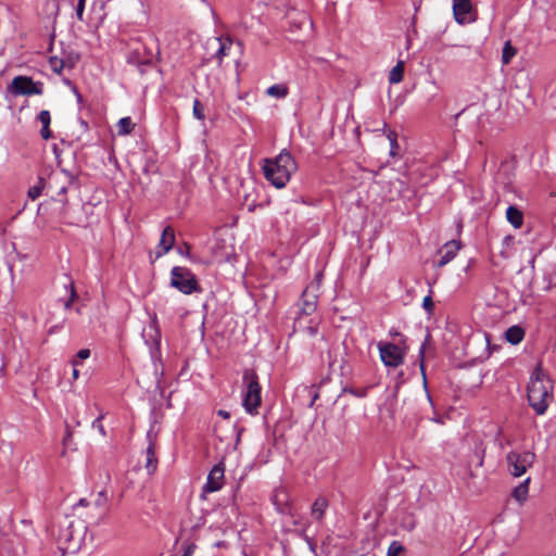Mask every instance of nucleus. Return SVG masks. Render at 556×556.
<instances>
[{"label": "nucleus", "instance_id": "f257e3e1", "mask_svg": "<svg viewBox=\"0 0 556 556\" xmlns=\"http://www.w3.org/2000/svg\"><path fill=\"white\" fill-rule=\"evenodd\" d=\"M58 526V535L54 533V526L52 523L46 526L47 533L55 540L62 554L76 553L85 538L86 527L84 522L79 519L64 518Z\"/></svg>", "mask_w": 556, "mask_h": 556}, {"label": "nucleus", "instance_id": "f03ea898", "mask_svg": "<svg viewBox=\"0 0 556 556\" xmlns=\"http://www.w3.org/2000/svg\"><path fill=\"white\" fill-rule=\"evenodd\" d=\"M553 381L539 363L528 384V402L538 415H543L553 400Z\"/></svg>", "mask_w": 556, "mask_h": 556}, {"label": "nucleus", "instance_id": "7ed1b4c3", "mask_svg": "<svg viewBox=\"0 0 556 556\" xmlns=\"http://www.w3.org/2000/svg\"><path fill=\"white\" fill-rule=\"evenodd\" d=\"M296 169V163L287 150H282L274 160H264V176L276 188H283Z\"/></svg>", "mask_w": 556, "mask_h": 556}, {"label": "nucleus", "instance_id": "20e7f679", "mask_svg": "<svg viewBox=\"0 0 556 556\" xmlns=\"http://www.w3.org/2000/svg\"><path fill=\"white\" fill-rule=\"evenodd\" d=\"M160 58V47L155 38H149L147 41L139 39L131 40L130 51L127 61L134 65H151L154 60Z\"/></svg>", "mask_w": 556, "mask_h": 556}, {"label": "nucleus", "instance_id": "39448f33", "mask_svg": "<svg viewBox=\"0 0 556 556\" xmlns=\"http://www.w3.org/2000/svg\"><path fill=\"white\" fill-rule=\"evenodd\" d=\"M245 392L243 396V407L250 414H256L261 405V386L258 377L252 369H247L243 374Z\"/></svg>", "mask_w": 556, "mask_h": 556}, {"label": "nucleus", "instance_id": "423d86ee", "mask_svg": "<svg viewBox=\"0 0 556 556\" xmlns=\"http://www.w3.org/2000/svg\"><path fill=\"white\" fill-rule=\"evenodd\" d=\"M170 286L185 294L199 292L200 287L192 271L186 267L175 266L170 271Z\"/></svg>", "mask_w": 556, "mask_h": 556}, {"label": "nucleus", "instance_id": "0eeeda50", "mask_svg": "<svg viewBox=\"0 0 556 556\" xmlns=\"http://www.w3.org/2000/svg\"><path fill=\"white\" fill-rule=\"evenodd\" d=\"M535 459V454L530 451H511L506 456L508 471L514 477H521L530 468Z\"/></svg>", "mask_w": 556, "mask_h": 556}, {"label": "nucleus", "instance_id": "6e6552de", "mask_svg": "<svg viewBox=\"0 0 556 556\" xmlns=\"http://www.w3.org/2000/svg\"><path fill=\"white\" fill-rule=\"evenodd\" d=\"M52 42H53V36L50 37L49 56H48V61H49L51 70L54 73L60 74L62 72V70H64V68H70V70L73 68L79 59L78 54L66 53L64 51L61 52V55L53 54Z\"/></svg>", "mask_w": 556, "mask_h": 556}, {"label": "nucleus", "instance_id": "1a4fd4ad", "mask_svg": "<svg viewBox=\"0 0 556 556\" xmlns=\"http://www.w3.org/2000/svg\"><path fill=\"white\" fill-rule=\"evenodd\" d=\"M378 349L380 358L386 366L397 367L403 363L405 352L399 345L380 342Z\"/></svg>", "mask_w": 556, "mask_h": 556}, {"label": "nucleus", "instance_id": "9d476101", "mask_svg": "<svg viewBox=\"0 0 556 556\" xmlns=\"http://www.w3.org/2000/svg\"><path fill=\"white\" fill-rule=\"evenodd\" d=\"M225 468L222 463L215 465L207 476L206 483L203 485L202 492L212 493L222 489L224 484Z\"/></svg>", "mask_w": 556, "mask_h": 556}, {"label": "nucleus", "instance_id": "9b49d317", "mask_svg": "<svg viewBox=\"0 0 556 556\" xmlns=\"http://www.w3.org/2000/svg\"><path fill=\"white\" fill-rule=\"evenodd\" d=\"M8 92L13 96H31L35 93V83L30 77L16 76L8 86Z\"/></svg>", "mask_w": 556, "mask_h": 556}, {"label": "nucleus", "instance_id": "f8f14e48", "mask_svg": "<svg viewBox=\"0 0 556 556\" xmlns=\"http://www.w3.org/2000/svg\"><path fill=\"white\" fill-rule=\"evenodd\" d=\"M148 441L149 444L146 448V451L142 453V460L143 466L147 469L149 475H152L157 469V458L155 456V440L152 438L150 433H148Z\"/></svg>", "mask_w": 556, "mask_h": 556}, {"label": "nucleus", "instance_id": "ddd939ff", "mask_svg": "<svg viewBox=\"0 0 556 556\" xmlns=\"http://www.w3.org/2000/svg\"><path fill=\"white\" fill-rule=\"evenodd\" d=\"M472 11L470 0H453V14L457 23L464 24L470 22L469 16Z\"/></svg>", "mask_w": 556, "mask_h": 556}, {"label": "nucleus", "instance_id": "4468645a", "mask_svg": "<svg viewBox=\"0 0 556 556\" xmlns=\"http://www.w3.org/2000/svg\"><path fill=\"white\" fill-rule=\"evenodd\" d=\"M462 244L460 241L457 240H451L446 242L443 248L439 251L440 254H442L440 261L438 262L439 267H443L446 264H448L457 254V252L460 250Z\"/></svg>", "mask_w": 556, "mask_h": 556}, {"label": "nucleus", "instance_id": "2eb2a0df", "mask_svg": "<svg viewBox=\"0 0 556 556\" xmlns=\"http://www.w3.org/2000/svg\"><path fill=\"white\" fill-rule=\"evenodd\" d=\"M175 243L174 229L169 226L165 227L159 242V250L156 251V257L166 254Z\"/></svg>", "mask_w": 556, "mask_h": 556}, {"label": "nucleus", "instance_id": "dca6fc26", "mask_svg": "<svg viewBox=\"0 0 556 556\" xmlns=\"http://www.w3.org/2000/svg\"><path fill=\"white\" fill-rule=\"evenodd\" d=\"M318 302V294H315L311 289H305L301 296V313L311 315L315 312Z\"/></svg>", "mask_w": 556, "mask_h": 556}, {"label": "nucleus", "instance_id": "f3484780", "mask_svg": "<svg viewBox=\"0 0 556 556\" xmlns=\"http://www.w3.org/2000/svg\"><path fill=\"white\" fill-rule=\"evenodd\" d=\"M507 222L516 229L523 225V213L515 205H510L506 210Z\"/></svg>", "mask_w": 556, "mask_h": 556}, {"label": "nucleus", "instance_id": "a211bd4d", "mask_svg": "<svg viewBox=\"0 0 556 556\" xmlns=\"http://www.w3.org/2000/svg\"><path fill=\"white\" fill-rule=\"evenodd\" d=\"M38 119L40 121L42 127L40 129V136L47 140L52 138V132L50 130V123H51V115L50 112L47 110H43L39 113Z\"/></svg>", "mask_w": 556, "mask_h": 556}, {"label": "nucleus", "instance_id": "6ab92c4d", "mask_svg": "<svg viewBox=\"0 0 556 556\" xmlns=\"http://www.w3.org/2000/svg\"><path fill=\"white\" fill-rule=\"evenodd\" d=\"M506 340L511 344L520 343L525 338V330L520 326H511L505 332Z\"/></svg>", "mask_w": 556, "mask_h": 556}, {"label": "nucleus", "instance_id": "aec40b11", "mask_svg": "<svg viewBox=\"0 0 556 556\" xmlns=\"http://www.w3.org/2000/svg\"><path fill=\"white\" fill-rule=\"evenodd\" d=\"M215 41L218 43V49L215 53V58L218 60L219 63H222L224 56L228 54V50L232 45V40L229 37L225 39L216 37Z\"/></svg>", "mask_w": 556, "mask_h": 556}, {"label": "nucleus", "instance_id": "412c9836", "mask_svg": "<svg viewBox=\"0 0 556 556\" xmlns=\"http://www.w3.org/2000/svg\"><path fill=\"white\" fill-rule=\"evenodd\" d=\"M404 76V61H399L396 65L389 73V83L399 84L403 80Z\"/></svg>", "mask_w": 556, "mask_h": 556}, {"label": "nucleus", "instance_id": "4be33fe9", "mask_svg": "<svg viewBox=\"0 0 556 556\" xmlns=\"http://www.w3.org/2000/svg\"><path fill=\"white\" fill-rule=\"evenodd\" d=\"M530 478H527L523 482L517 485L513 491V496L520 503L525 502L529 492Z\"/></svg>", "mask_w": 556, "mask_h": 556}, {"label": "nucleus", "instance_id": "5701e85b", "mask_svg": "<svg viewBox=\"0 0 556 556\" xmlns=\"http://www.w3.org/2000/svg\"><path fill=\"white\" fill-rule=\"evenodd\" d=\"M328 507V502L326 498L324 497H319L317 498L313 506H312V515L316 518V519H321L323 518V515L326 510V508Z\"/></svg>", "mask_w": 556, "mask_h": 556}, {"label": "nucleus", "instance_id": "b1692460", "mask_svg": "<svg viewBox=\"0 0 556 556\" xmlns=\"http://www.w3.org/2000/svg\"><path fill=\"white\" fill-rule=\"evenodd\" d=\"M135 128V124L132 123L130 117H123L117 123V134L119 136L128 135Z\"/></svg>", "mask_w": 556, "mask_h": 556}, {"label": "nucleus", "instance_id": "393cba45", "mask_svg": "<svg viewBox=\"0 0 556 556\" xmlns=\"http://www.w3.org/2000/svg\"><path fill=\"white\" fill-rule=\"evenodd\" d=\"M266 93L270 97L282 99L288 96V87L281 84L273 85L269 88H267Z\"/></svg>", "mask_w": 556, "mask_h": 556}, {"label": "nucleus", "instance_id": "a878e982", "mask_svg": "<svg viewBox=\"0 0 556 556\" xmlns=\"http://www.w3.org/2000/svg\"><path fill=\"white\" fill-rule=\"evenodd\" d=\"M515 54L516 49L509 42H506L502 53L503 64H508Z\"/></svg>", "mask_w": 556, "mask_h": 556}, {"label": "nucleus", "instance_id": "bb28decb", "mask_svg": "<svg viewBox=\"0 0 556 556\" xmlns=\"http://www.w3.org/2000/svg\"><path fill=\"white\" fill-rule=\"evenodd\" d=\"M90 354L91 352L89 349H81L77 352L75 357H73L71 364L73 365V367H77L80 365L81 361L89 358Z\"/></svg>", "mask_w": 556, "mask_h": 556}, {"label": "nucleus", "instance_id": "cd10ccee", "mask_svg": "<svg viewBox=\"0 0 556 556\" xmlns=\"http://www.w3.org/2000/svg\"><path fill=\"white\" fill-rule=\"evenodd\" d=\"M192 114L199 121H203L205 118L204 106L199 99L193 101Z\"/></svg>", "mask_w": 556, "mask_h": 556}, {"label": "nucleus", "instance_id": "c85d7f7f", "mask_svg": "<svg viewBox=\"0 0 556 556\" xmlns=\"http://www.w3.org/2000/svg\"><path fill=\"white\" fill-rule=\"evenodd\" d=\"M429 339H430V336L428 334V336L426 337L425 342L422 343V345L420 346V350H419L420 370H421L422 378H424V381H425V382H426V374H425V364H424V361H425L426 345H427V343H428Z\"/></svg>", "mask_w": 556, "mask_h": 556}, {"label": "nucleus", "instance_id": "c756f323", "mask_svg": "<svg viewBox=\"0 0 556 556\" xmlns=\"http://www.w3.org/2000/svg\"><path fill=\"white\" fill-rule=\"evenodd\" d=\"M404 551V547L403 545L397 542V541H393L390 545H389V548H388V553L387 555L388 556H397L399 554H401L402 552Z\"/></svg>", "mask_w": 556, "mask_h": 556}, {"label": "nucleus", "instance_id": "7c9ffc66", "mask_svg": "<svg viewBox=\"0 0 556 556\" xmlns=\"http://www.w3.org/2000/svg\"><path fill=\"white\" fill-rule=\"evenodd\" d=\"M286 498H287V494L283 490L276 491L274 494V502L276 505H279L278 509L280 511H283V508L281 506H282L283 502L286 501Z\"/></svg>", "mask_w": 556, "mask_h": 556}, {"label": "nucleus", "instance_id": "2f4dec72", "mask_svg": "<svg viewBox=\"0 0 556 556\" xmlns=\"http://www.w3.org/2000/svg\"><path fill=\"white\" fill-rule=\"evenodd\" d=\"M68 288H70V298L64 302V307L65 308H70L71 307V304L74 302V300L77 298V294H76V291H75V288H74V283L73 282H70L68 283Z\"/></svg>", "mask_w": 556, "mask_h": 556}, {"label": "nucleus", "instance_id": "473e14b6", "mask_svg": "<svg viewBox=\"0 0 556 556\" xmlns=\"http://www.w3.org/2000/svg\"><path fill=\"white\" fill-rule=\"evenodd\" d=\"M85 2H86V0H78V3H77L76 15L79 21H83Z\"/></svg>", "mask_w": 556, "mask_h": 556}, {"label": "nucleus", "instance_id": "72a5a7b5", "mask_svg": "<svg viewBox=\"0 0 556 556\" xmlns=\"http://www.w3.org/2000/svg\"><path fill=\"white\" fill-rule=\"evenodd\" d=\"M422 306L426 311L431 312L433 309V301L430 295H427L422 301Z\"/></svg>", "mask_w": 556, "mask_h": 556}, {"label": "nucleus", "instance_id": "f704fd0d", "mask_svg": "<svg viewBox=\"0 0 556 556\" xmlns=\"http://www.w3.org/2000/svg\"><path fill=\"white\" fill-rule=\"evenodd\" d=\"M101 419H102V416L98 417V418L92 422V427H93V428H97L101 434L105 435V430H104L103 425L101 424Z\"/></svg>", "mask_w": 556, "mask_h": 556}, {"label": "nucleus", "instance_id": "c9c22d12", "mask_svg": "<svg viewBox=\"0 0 556 556\" xmlns=\"http://www.w3.org/2000/svg\"><path fill=\"white\" fill-rule=\"evenodd\" d=\"M320 285L318 281H312L305 289H311L312 292L315 294H318V291L320 289Z\"/></svg>", "mask_w": 556, "mask_h": 556}, {"label": "nucleus", "instance_id": "e433bc0d", "mask_svg": "<svg viewBox=\"0 0 556 556\" xmlns=\"http://www.w3.org/2000/svg\"><path fill=\"white\" fill-rule=\"evenodd\" d=\"M389 138H390V141H391V151H390V154H391V155H395V149H397V148H399L397 142H396V139H395V138H391V137H389Z\"/></svg>", "mask_w": 556, "mask_h": 556}, {"label": "nucleus", "instance_id": "4c0bfd02", "mask_svg": "<svg viewBox=\"0 0 556 556\" xmlns=\"http://www.w3.org/2000/svg\"><path fill=\"white\" fill-rule=\"evenodd\" d=\"M195 549L194 544H189L185 551V553L181 556H191Z\"/></svg>", "mask_w": 556, "mask_h": 556}, {"label": "nucleus", "instance_id": "58836bf2", "mask_svg": "<svg viewBox=\"0 0 556 556\" xmlns=\"http://www.w3.org/2000/svg\"><path fill=\"white\" fill-rule=\"evenodd\" d=\"M104 502H106V496L104 492L99 493V498L97 501L98 505H102Z\"/></svg>", "mask_w": 556, "mask_h": 556}, {"label": "nucleus", "instance_id": "ea45409f", "mask_svg": "<svg viewBox=\"0 0 556 556\" xmlns=\"http://www.w3.org/2000/svg\"><path fill=\"white\" fill-rule=\"evenodd\" d=\"M218 416L223 417L224 419L230 418V413L224 409H219L217 412Z\"/></svg>", "mask_w": 556, "mask_h": 556}, {"label": "nucleus", "instance_id": "a19ab883", "mask_svg": "<svg viewBox=\"0 0 556 556\" xmlns=\"http://www.w3.org/2000/svg\"><path fill=\"white\" fill-rule=\"evenodd\" d=\"M71 440H72V433L70 431H67L66 435L63 439V444L67 445Z\"/></svg>", "mask_w": 556, "mask_h": 556}, {"label": "nucleus", "instance_id": "79ce46f5", "mask_svg": "<svg viewBox=\"0 0 556 556\" xmlns=\"http://www.w3.org/2000/svg\"><path fill=\"white\" fill-rule=\"evenodd\" d=\"M61 324L60 325H55V326H52L51 328H49L48 330V334H52L55 332L56 329H60L61 328Z\"/></svg>", "mask_w": 556, "mask_h": 556}, {"label": "nucleus", "instance_id": "37998d69", "mask_svg": "<svg viewBox=\"0 0 556 556\" xmlns=\"http://www.w3.org/2000/svg\"><path fill=\"white\" fill-rule=\"evenodd\" d=\"M27 193L31 200H35V187H30Z\"/></svg>", "mask_w": 556, "mask_h": 556}, {"label": "nucleus", "instance_id": "c03bdc74", "mask_svg": "<svg viewBox=\"0 0 556 556\" xmlns=\"http://www.w3.org/2000/svg\"><path fill=\"white\" fill-rule=\"evenodd\" d=\"M321 279H323V271H318L316 275H315V278L313 279L314 281H318L319 283H321Z\"/></svg>", "mask_w": 556, "mask_h": 556}, {"label": "nucleus", "instance_id": "a18cd8bd", "mask_svg": "<svg viewBox=\"0 0 556 556\" xmlns=\"http://www.w3.org/2000/svg\"><path fill=\"white\" fill-rule=\"evenodd\" d=\"M72 376L74 379H77L79 377V370L77 369V367H74Z\"/></svg>", "mask_w": 556, "mask_h": 556}, {"label": "nucleus", "instance_id": "49530a36", "mask_svg": "<svg viewBox=\"0 0 556 556\" xmlns=\"http://www.w3.org/2000/svg\"><path fill=\"white\" fill-rule=\"evenodd\" d=\"M306 330L311 336H314L317 331L314 327H307Z\"/></svg>", "mask_w": 556, "mask_h": 556}, {"label": "nucleus", "instance_id": "de8ad7c7", "mask_svg": "<svg viewBox=\"0 0 556 556\" xmlns=\"http://www.w3.org/2000/svg\"><path fill=\"white\" fill-rule=\"evenodd\" d=\"M78 505L85 506V505H86V500H80V501L78 502Z\"/></svg>", "mask_w": 556, "mask_h": 556}, {"label": "nucleus", "instance_id": "09e8293b", "mask_svg": "<svg viewBox=\"0 0 556 556\" xmlns=\"http://www.w3.org/2000/svg\"><path fill=\"white\" fill-rule=\"evenodd\" d=\"M36 92H37V94H39V93L41 92V89L39 88V86H38V85H37Z\"/></svg>", "mask_w": 556, "mask_h": 556}, {"label": "nucleus", "instance_id": "8fccbe9b", "mask_svg": "<svg viewBox=\"0 0 556 556\" xmlns=\"http://www.w3.org/2000/svg\"><path fill=\"white\" fill-rule=\"evenodd\" d=\"M152 323L156 324V316L155 315L152 317Z\"/></svg>", "mask_w": 556, "mask_h": 556}, {"label": "nucleus", "instance_id": "3c124183", "mask_svg": "<svg viewBox=\"0 0 556 556\" xmlns=\"http://www.w3.org/2000/svg\"><path fill=\"white\" fill-rule=\"evenodd\" d=\"M110 0H103L102 2V8L105 5L106 2H109Z\"/></svg>", "mask_w": 556, "mask_h": 556}, {"label": "nucleus", "instance_id": "603ef678", "mask_svg": "<svg viewBox=\"0 0 556 556\" xmlns=\"http://www.w3.org/2000/svg\"><path fill=\"white\" fill-rule=\"evenodd\" d=\"M316 399H317V394H315V395H314V399H313V401H312L311 405H313V403H314V401H315Z\"/></svg>", "mask_w": 556, "mask_h": 556}, {"label": "nucleus", "instance_id": "864d4df0", "mask_svg": "<svg viewBox=\"0 0 556 556\" xmlns=\"http://www.w3.org/2000/svg\"><path fill=\"white\" fill-rule=\"evenodd\" d=\"M36 194L39 195V186L37 185V191Z\"/></svg>", "mask_w": 556, "mask_h": 556}]
</instances>
